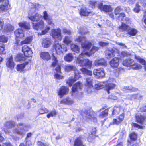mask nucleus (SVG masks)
<instances>
[{"label": "nucleus", "mask_w": 146, "mask_h": 146, "mask_svg": "<svg viewBox=\"0 0 146 146\" xmlns=\"http://www.w3.org/2000/svg\"><path fill=\"white\" fill-rule=\"evenodd\" d=\"M76 40L78 42L81 43V47L83 50L81 54V56L84 55V56H90L99 49L98 47L93 46L90 50L93 42L92 41H88L84 37H79L76 39Z\"/></svg>", "instance_id": "nucleus-1"}, {"label": "nucleus", "mask_w": 146, "mask_h": 146, "mask_svg": "<svg viewBox=\"0 0 146 146\" xmlns=\"http://www.w3.org/2000/svg\"><path fill=\"white\" fill-rule=\"evenodd\" d=\"M90 5L92 7H94L96 5H98V7L101 11L106 12H111L113 9L110 5H103L102 2L98 1H91L90 2Z\"/></svg>", "instance_id": "nucleus-2"}, {"label": "nucleus", "mask_w": 146, "mask_h": 146, "mask_svg": "<svg viewBox=\"0 0 146 146\" xmlns=\"http://www.w3.org/2000/svg\"><path fill=\"white\" fill-rule=\"evenodd\" d=\"M115 86L114 84L110 83L109 80L105 82H100L96 84L95 85V87L96 89L98 90L105 87L108 93L109 94L110 93V90L114 88Z\"/></svg>", "instance_id": "nucleus-3"}, {"label": "nucleus", "mask_w": 146, "mask_h": 146, "mask_svg": "<svg viewBox=\"0 0 146 146\" xmlns=\"http://www.w3.org/2000/svg\"><path fill=\"white\" fill-rule=\"evenodd\" d=\"M81 54L78 56L76 60V62L79 63L81 66H85L87 68L90 69L92 65V62L88 59H83L84 55L80 56Z\"/></svg>", "instance_id": "nucleus-4"}, {"label": "nucleus", "mask_w": 146, "mask_h": 146, "mask_svg": "<svg viewBox=\"0 0 146 146\" xmlns=\"http://www.w3.org/2000/svg\"><path fill=\"white\" fill-rule=\"evenodd\" d=\"M17 128L13 130V133L21 135H23L26 131L28 130L29 127L25 124L20 123L17 125Z\"/></svg>", "instance_id": "nucleus-5"}, {"label": "nucleus", "mask_w": 146, "mask_h": 146, "mask_svg": "<svg viewBox=\"0 0 146 146\" xmlns=\"http://www.w3.org/2000/svg\"><path fill=\"white\" fill-rule=\"evenodd\" d=\"M123 64L127 67L132 66L133 68L136 70L140 69L142 67L139 64L135 63L134 60L130 58L124 60L123 62Z\"/></svg>", "instance_id": "nucleus-6"}, {"label": "nucleus", "mask_w": 146, "mask_h": 146, "mask_svg": "<svg viewBox=\"0 0 146 146\" xmlns=\"http://www.w3.org/2000/svg\"><path fill=\"white\" fill-rule=\"evenodd\" d=\"M50 35L55 40L59 41H61L62 37L61 31L59 28L52 29Z\"/></svg>", "instance_id": "nucleus-7"}, {"label": "nucleus", "mask_w": 146, "mask_h": 146, "mask_svg": "<svg viewBox=\"0 0 146 146\" xmlns=\"http://www.w3.org/2000/svg\"><path fill=\"white\" fill-rule=\"evenodd\" d=\"M3 2L2 5H0V13L7 11L10 7L9 1L8 0H0V3Z\"/></svg>", "instance_id": "nucleus-8"}, {"label": "nucleus", "mask_w": 146, "mask_h": 146, "mask_svg": "<svg viewBox=\"0 0 146 146\" xmlns=\"http://www.w3.org/2000/svg\"><path fill=\"white\" fill-rule=\"evenodd\" d=\"M93 81L91 78H88L86 79L85 85L87 88V91L88 93H91L93 89Z\"/></svg>", "instance_id": "nucleus-9"}, {"label": "nucleus", "mask_w": 146, "mask_h": 146, "mask_svg": "<svg viewBox=\"0 0 146 146\" xmlns=\"http://www.w3.org/2000/svg\"><path fill=\"white\" fill-rule=\"evenodd\" d=\"M54 47L56 53L58 54H60L63 53L64 51H66L67 48L64 45L62 46L60 44L58 43H55Z\"/></svg>", "instance_id": "nucleus-10"}, {"label": "nucleus", "mask_w": 146, "mask_h": 146, "mask_svg": "<svg viewBox=\"0 0 146 146\" xmlns=\"http://www.w3.org/2000/svg\"><path fill=\"white\" fill-rule=\"evenodd\" d=\"M93 73L95 77L98 78H102L105 76V73L103 69H95L93 71Z\"/></svg>", "instance_id": "nucleus-11"}, {"label": "nucleus", "mask_w": 146, "mask_h": 146, "mask_svg": "<svg viewBox=\"0 0 146 146\" xmlns=\"http://www.w3.org/2000/svg\"><path fill=\"white\" fill-rule=\"evenodd\" d=\"M82 84L80 82H78L75 84L72 89V95H74L75 93L77 92L81 89L82 87Z\"/></svg>", "instance_id": "nucleus-12"}, {"label": "nucleus", "mask_w": 146, "mask_h": 146, "mask_svg": "<svg viewBox=\"0 0 146 146\" xmlns=\"http://www.w3.org/2000/svg\"><path fill=\"white\" fill-rule=\"evenodd\" d=\"M22 51L24 53V56L26 57L31 56L33 54L31 49L26 45H24L22 47Z\"/></svg>", "instance_id": "nucleus-13"}, {"label": "nucleus", "mask_w": 146, "mask_h": 146, "mask_svg": "<svg viewBox=\"0 0 146 146\" xmlns=\"http://www.w3.org/2000/svg\"><path fill=\"white\" fill-rule=\"evenodd\" d=\"M15 124V123L14 121H8L5 124L3 128V130L6 133H9L8 129L13 127Z\"/></svg>", "instance_id": "nucleus-14"}, {"label": "nucleus", "mask_w": 146, "mask_h": 146, "mask_svg": "<svg viewBox=\"0 0 146 146\" xmlns=\"http://www.w3.org/2000/svg\"><path fill=\"white\" fill-rule=\"evenodd\" d=\"M69 91L68 88L63 86H62L59 89L58 94L61 98L64 95L67 94Z\"/></svg>", "instance_id": "nucleus-15"}, {"label": "nucleus", "mask_w": 146, "mask_h": 146, "mask_svg": "<svg viewBox=\"0 0 146 146\" xmlns=\"http://www.w3.org/2000/svg\"><path fill=\"white\" fill-rule=\"evenodd\" d=\"M80 77L81 76L79 73H77L75 72V78L73 79L72 77L69 78L67 80L66 83L70 86H71L74 82Z\"/></svg>", "instance_id": "nucleus-16"}, {"label": "nucleus", "mask_w": 146, "mask_h": 146, "mask_svg": "<svg viewBox=\"0 0 146 146\" xmlns=\"http://www.w3.org/2000/svg\"><path fill=\"white\" fill-rule=\"evenodd\" d=\"M28 18L31 21H39L42 17L41 15L38 13H36L35 15H31L30 12L28 16Z\"/></svg>", "instance_id": "nucleus-17"}, {"label": "nucleus", "mask_w": 146, "mask_h": 146, "mask_svg": "<svg viewBox=\"0 0 146 146\" xmlns=\"http://www.w3.org/2000/svg\"><path fill=\"white\" fill-rule=\"evenodd\" d=\"M42 46L44 48H48L52 44L51 39L47 38L43 39L42 42Z\"/></svg>", "instance_id": "nucleus-18"}, {"label": "nucleus", "mask_w": 146, "mask_h": 146, "mask_svg": "<svg viewBox=\"0 0 146 146\" xmlns=\"http://www.w3.org/2000/svg\"><path fill=\"white\" fill-rule=\"evenodd\" d=\"M123 111V108L121 106H115L113 108L112 114L113 115H117L119 113H122Z\"/></svg>", "instance_id": "nucleus-19"}, {"label": "nucleus", "mask_w": 146, "mask_h": 146, "mask_svg": "<svg viewBox=\"0 0 146 146\" xmlns=\"http://www.w3.org/2000/svg\"><path fill=\"white\" fill-rule=\"evenodd\" d=\"M106 57L108 59L111 58L115 56V52L112 49H107L105 51Z\"/></svg>", "instance_id": "nucleus-20"}, {"label": "nucleus", "mask_w": 146, "mask_h": 146, "mask_svg": "<svg viewBox=\"0 0 146 146\" xmlns=\"http://www.w3.org/2000/svg\"><path fill=\"white\" fill-rule=\"evenodd\" d=\"M33 28L34 29L38 30L42 29L44 26V23L43 21H40L38 23H33Z\"/></svg>", "instance_id": "nucleus-21"}, {"label": "nucleus", "mask_w": 146, "mask_h": 146, "mask_svg": "<svg viewBox=\"0 0 146 146\" xmlns=\"http://www.w3.org/2000/svg\"><path fill=\"white\" fill-rule=\"evenodd\" d=\"M119 60L117 58L115 57L110 62V66L113 68H117L119 65Z\"/></svg>", "instance_id": "nucleus-22"}, {"label": "nucleus", "mask_w": 146, "mask_h": 146, "mask_svg": "<svg viewBox=\"0 0 146 146\" xmlns=\"http://www.w3.org/2000/svg\"><path fill=\"white\" fill-rule=\"evenodd\" d=\"M40 57L44 60L48 61L51 58V56L48 52H42L40 54Z\"/></svg>", "instance_id": "nucleus-23"}, {"label": "nucleus", "mask_w": 146, "mask_h": 146, "mask_svg": "<svg viewBox=\"0 0 146 146\" xmlns=\"http://www.w3.org/2000/svg\"><path fill=\"white\" fill-rule=\"evenodd\" d=\"M6 65L7 67L11 69L14 68L15 64L13 61V58L12 56L7 59Z\"/></svg>", "instance_id": "nucleus-24"}, {"label": "nucleus", "mask_w": 146, "mask_h": 146, "mask_svg": "<svg viewBox=\"0 0 146 146\" xmlns=\"http://www.w3.org/2000/svg\"><path fill=\"white\" fill-rule=\"evenodd\" d=\"M95 65L96 66H99L102 65L106 66V62L103 58L100 59L96 60L94 62Z\"/></svg>", "instance_id": "nucleus-25"}, {"label": "nucleus", "mask_w": 146, "mask_h": 146, "mask_svg": "<svg viewBox=\"0 0 146 146\" xmlns=\"http://www.w3.org/2000/svg\"><path fill=\"white\" fill-rule=\"evenodd\" d=\"M52 62L51 66V67H56V68L58 66H60L58 64V60H57V58L54 55V53H52Z\"/></svg>", "instance_id": "nucleus-26"}, {"label": "nucleus", "mask_w": 146, "mask_h": 146, "mask_svg": "<svg viewBox=\"0 0 146 146\" xmlns=\"http://www.w3.org/2000/svg\"><path fill=\"white\" fill-rule=\"evenodd\" d=\"M14 34L17 38H22L24 36L23 31L21 29H17L15 31Z\"/></svg>", "instance_id": "nucleus-27"}, {"label": "nucleus", "mask_w": 146, "mask_h": 146, "mask_svg": "<svg viewBox=\"0 0 146 146\" xmlns=\"http://www.w3.org/2000/svg\"><path fill=\"white\" fill-rule=\"evenodd\" d=\"M16 45L17 46H19L20 45H22L24 44H27L30 43L31 42L32 38L31 36L27 37L26 39L23 41H21L20 44L19 43V42L17 41V40L16 39Z\"/></svg>", "instance_id": "nucleus-28"}, {"label": "nucleus", "mask_w": 146, "mask_h": 146, "mask_svg": "<svg viewBox=\"0 0 146 146\" xmlns=\"http://www.w3.org/2000/svg\"><path fill=\"white\" fill-rule=\"evenodd\" d=\"M55 70L56 72L55 73L54 77L56 79H62L63 78V76L60 74V66H58L55 68Z\"/></svg>", "instance_id": "nucleus-29"}, {"label": "nucleus", "mask_w": 146, "mask_h": 146, "mask_svg": "<svg viewBox=\"0 0 146 146\" xmlns=\"http://www.w3.org/2000/svg\"><path fill=\"white\" fill-rule=\"evenodd\" d=\"M96 114L94 112H91L90 113V111L88 112L87 114H86V117L90 119L94 122H96L97 121V119L96 117Z\"/></svg>", "instance_id": "nucleus-30"}, {"label": "nucleus", "mask_w": 146, "mask_h": 146, "mask_svg": "<svg viewBox=\"0 0 146 146\" xmlns=\"http://www.w3.org/2000/svg\"><path fill=\"white\" fill-rule=\"evenodd\" d=\"M74 101L71 98L67 97L63 99L61 101L60 103L70 105L73 104Z\"/></svg>", "instance_id": "nucleus-31"}, {"label": "nucleus", "mask_w": 146, "mask_h": 146, "mask_svg": "<svg viewBox=\"0 0 146 146\" xmlns=\"http://www.w3.org/2000/svg\"><path fill=\"white\" fill-rule=\"evenodd\" d=\"M38 115L43 114L47 113L48 111V110L45 108L44 106L40 105L38 107Z\"/></svg>", "instance_id": "nucleus-32"}, {"label": "nucleus", "mask_w": 146, "mask_h": 146, "mask_svg": "<svg viewBox=\"0 0 146 146\" xmlns=\"http://www.w3.org/2000/svg\"><path fill=\"white\" fill-rule=\"evenodd\" d=\"M28 61H26L24 63L18 65L17 67V70L19 71L23 72L24 71V68L28 64Z\"/></svg>", "instance_id": "nucleus-33"}, {"label": "nucleus", "mask_w": 146, "mask_h": 146, "mask_svg": "<svg viewBox=\"0 0 146 146\" xmlns=\"http://www.w3.org/2000/svg\"><path fill=\"white\" fill-rule=\"evenodd\" d=\"M19 26L21 28L26 29H30V24L26 22L23 21L20 22L18 24Z\"/></svg>", "instance_id": "nucleus-34"}, {"label": "nucleus", "mask_w": 146, "mask_h": 146, "mask_svg": "<svg viewBox=\"0 0 146 146\" xmlns=\"http://www.w3.org/2000/svg\"><path fill=\"white\" fill-rule=\"evenodd\" d=\"M65 70L66 72H68L71 71H74L76 72V68L75 66L68 64L65 66Z\"/></svg>", "instance_id": "nucleus-35"}, {"label": "nucleus", "mask_w": 146, "mask_h": 146, "mask_svg": "<svg viewBox=\"0 0 146 146\" xmlns=\"http://www.w3.org/2000/svg\"><path fill=\"white\" fill-rule=\"evenodd\" d=\"M29 5L32 9V10L33 9V10H31V11L35 12V9H38L40 7V5L38 3L34 4L32 3H30L29 4Z\"/></svg>", "instance_id": "nucleus-36"}, {"label": "nucleus", "mask_w": 146, "mask_h": 146, "mask_svg": "<svg viewBox=\"0 0 146 146\" xmlns=\"http://www.w3.org/2000/svg\"><path fill=\"white\" fill-rule=\"evenodd\" d=\"M137 32V31L136 29H134L131 28L130 27L129 29H128V30L127 31V33L132 36H134L136 34Z\"/></svg>", "instance_id": "nucleus-37"}, {"label": "nucleus", "mask_w": 146, "mask_h": 146, "mask_svg": "<svg viewBox=\"0 0 146 146\" xmlns=\"http://www.w3.org/2000/svg\"><path fill=\"white\" fill-rule=\"evenodd\" d=\"M15 60L17 62H21V61H28L27 58L24 57L22 55L19 54L15 58Z\"/></svg>", "instance_id": "nucleus-38"}, {"label": "nucleus", "mask_w": 146, "mask_h": 146, "mask_svg": "<svg viewBox=\"0 0 146 146\" xmlns=\"http://www.w3.org/2000/svg\"><path fill=\"white\" fill-rule=\"evenodd\" d=\"M130 27L124 23H122L121 26H119V29L122 31L127 32L128 29H129Z\"/></svg>", "instance_id": "nucleus-39"}, {"label": "nucleus", "mask_w": 146, "mask_h": 146, "mask_svg": "<svg viewBox=\"0 0 146 146\" xmlns=\"http://www.w3.org/2000/svg\"><path fill=\"white\" fill-rule=\"evenodd\" d=\"M90 13V12L87 11L86 8H82L81 9L79 13L81 15L86 16L88 15Z\"/></svg>", "instance_id": "nucleus-40"}, {"label": "nucleus", "mask_w": 146, "mask_h": 146, "mask_svg": "<svg viewBox=\"0 0 146 146\" xmlns=\"http://www.w3.org/2000/svg\"><path fill=\"white\" fill-rule=\"evenodd\" d=\"M71 48L72 51L76 52L77 53L80 52V48L76 44H72L71 45Z\"/></svg>", "instance_id": "nucleus-41"}, {"label": "nucleus", "mask_w": 146, "mask_h": 146, "mask_svg": "<svg viewBox=\"0 0 146 146\" xmlns=\"http://www.w3.org/2000/svg\"><path fill=\"white\" fill-rule=\"evenodd\" d=\"M73 59V57L72 54L69 53L64 57L65 61L68 62L72 61Z\"/></svg>", "instance_id": "nucleus-42"}, {"label": "nucleus", "mask_w": 146, "mask_h": 146, "mask_svg": "<svg viewBox=\"0 0 146 146\" xmlns=\"http://www.w3.org/2000/svg\"><path fill=\"white\" fill-rule=\"evenodd\" d=\"M135 58L138 61H139L140 63L143 65H144V68L145 70H146V63L145 60L141 58L139 56H135Z\"/></svg>", "instance_id": "nucleus-43"}, {"label": "nucleus", "mask_w": 146, "mask_h": 146, "mask_svg": "<svg viewBox=\"0 0 146 146\" xmlns=\"http://www.w3.org/2000/svg\"><path fill=\"white\" fill-rule=\"evenodd\" d=\"M136 119L138 122L142 123L145 120L146 117L144 116L140 115L136 116Z\"/></svg>", "instance_id": "nucleus-44"}, {"label": "nucleus", "mask_w": 146, "mask_h": 146, "mask_svg": "<svg viewBox=\"0 0 146 146\" xmlns=\"http://www.w3.org/2000/svg\"><path fill=\"white\" fill-rule=\"evenodd\" d=\"M57 112L55 110H53L47 115V117L49 119L50 117H55L57 115Z\"/></svg>", "instance_id": "nucleus-45"}, {"label": "nucleus", "mask_w": 146, "mask_h": 146, "mask_svg": "<svg viewBox=\"0 0 146 146\" xmlns=\"http://www.w3.org/2000/svg\"><path fill=\"white\" fill-rule=\"evenodd\" d=\"M100 113L99 115V116L101 117H103L106 116L107 114L108 111L107 110H104L103 109L100 110Z\"/></svg>", "instance_id": "nucleus-46"}, {"label": "nucleus", "mask_w": 146, "mask_h": 146, "mask_svg": "<svg viewBox=\"0 0 146 146\" xmlns=\"http://www.w3.org/2000/svg\"><path fill=\"white\" fill-rule=\"evenodd\" d=\"M80 70L84 74H86L90 76L92 75V72L87 70L86 68H82L80 69Z\"/></svg>", "instance_id": "nucleus-47"}, {"label": "nucleus", "mask_w": 146, "mask_h": 146, "mask_svg": "<svg viewBox=\"0 0 146 146\" xmlns=\"http://www.w3.org/2000/svg\"><path fill=\"white\" fill-rule=\"evenodd\" d=\"M72 41L71 38L68 36H65L63 40V42L67 45L70 43Z\"/></svg>", "instance_id": "nucleus-48"}, {"label": "nucleus", "mask_w": 146, "mask_h": 146, "mask_svg": "<svg viewBox=\"0 0 146 146\" xmlns=\"http://www.w3.org/2000/svg\"><path fill=\"white\" fill-rule=\"evenodd\" d=\"M122 90L124 91L127 92H129L130 91H135V89L131 86L128 87L125 86L123 88Z\"/></svg>", "instance_id": "nucleus-49"}, {"label": "nucleus", "mask_w": 146, "mask_h": 146, "mask_svg": "<svg viewBox=\"0 0 146 146\" xmlns=\"http://www.w3.org/2000/svg\"><path fill=\"white\" fill-rule=\"evenodd\" d=\"M14 28L10 24H7L4 27V30L7 31H10L14 30Z\"/></svg>", "instance_id": "nucleus-50"}, {"label": "nucleus", "mask_w": 146, "mask_h": 146, "mask_svg": "<svg viewBox=\"0 0 146 146\" xmlns=\"http://www.w3.org/2000/svg\"><path fill=\"white\" fill-rule=\"evenodd\" d=\"M137 134L134 132H132L130 134L129 136L130 138V139L131 141L135 140L137 138Z\"/></svg>", "instance_id": "nucleus-51"}, {"label": "nucleus", "mask_w": 146, "mask_h": 146, "mask_svg": "<svg viewBox=\"0 0 146 146\" xmlns=\"http://www.w3.org/2000/svg\"><path fill=\"white\" fill-rule=\"evenodd\" d=\"M74 146H84L80 139H77L74 141Z\"/></svg>", "instance_id": "nucleus-52"}, {"label": "nucleus", "mask_w": 146, "mask_h": 146, "mask_svg": "<svg viewBox=\"0 0 146 146\" xmlns=\"http://www.w3.org/2000/svg\"><path fill=\"white\" fill-rule=\"evenodd\" d=\"M8 40L7 37H6L4 35L0 36V42L3 43L7 42Z\"/></svg>", "instance_id": "nucleus-53"}, {"label": "nucleus", "mask_w": 146, "mask_h": 146, "mask_svg": "<svg viewBox=\"0 0 146 146\" xmlns=\"http://www.w3.org/2000/svg\"><path fill=\"white\" fill-rule=\"evenodd\" d=\"M50 29V27H46L45 29L44 30L42 31L41 33H39L38 35H43L45 34L48 32Z\"/></svg>", "instance_id": "nucleus-54"}, {"label": "nucleus", "mask_w": 146, "mask_h": 146, "mask_svg": "<svg viewBox=\"0 0 146 146\" xmlns=\"http://www.w3.org/2000/svg\"><path fill=\"white\" fill-rule=\"evenodd\" d=\"M48 24L51 25L53 26L54 25V23L52 22V19L51 18H50L46 20Z\"/></svg>", "instance_id": "nucleus-55"}, {"label": "nucleus", "mask_w": 146, "mask_h": 146, "mask_svg": "<svg viewBox=\"0 0 146 146\" xmlns=\"http://www.w3.org/2000/svg\"><path fill=\"white\" fill-rule=\"evenodd\" d=\"M43 18L45 20L48 19L50 17L48 14L47 13L46 11H44L43 12Z\"/></svg>", "instance_id": "nucleus-56"}, {"label": "nucleus", "mask_w": 146, "mask_h": 146, "mask_svg": "<svg viewBox=\"0 0 146 146\" xmlns=\"http://www.w3.org/2000/svg\"><path fill=\"white\" fill-rule=\"evenodd\" d=\"M130 54L127 52L123 51L121 52V56L122 57H124L125 56L127 57L129 56Z\"/></svg>", "instance_id": "nucleus-57"}, {"label": "nucleus", "mask_w": 146, "mask_h": 146, "mask_svg": "<svg viewBox=\"0 0 146 146\" xmlns=\"http://www.w3.org/2000/svg\"><path fill=\"white\" fill-rule=\"evenodd\" d=\"M125 16V14L123 13H121L119 14L118 17V19L124 21V19Z\"/></svg>", "instance_id": "nucleus-58"}, {"label": "nucleus", "mask_w": 146, "mask_h": 146, "mask_svg": "<svg viewBox=\"0 0 146 146\" xmlns=\"http://www.w3.org/2000/svg\"><path fill=\"white\" fill-rule=\"evenodd\" d=\"M122 10L120 6H118L116 7L115 10V15H117Z\"/></svg>", "instance_id": "nucleus-59"}, {"label": "nucleus", "mask_w": 146, "mask_h": 146, "mask_svg": "<svg viewBox=\"0 0 146 146\" xmlns=\"http://www.w3.org/2000/svg\"><path fill=\"white\" fill-rule=\"evenodd\" d=\"M140 6L138 4H137L136 7L134 9V11L136 13H138L140 11Z\"/></svg>", "instance_id": "nucleus-60"}, {"label": "nucleus", "mask_w": 146, "mask_h": 146, "mask_svg": "<svg viewBox=\"0 0 146 146\" xmlns=\"http://www.w3.org/2000/svg\"><path fill=\"white\" fill-rule=\"evenodd\" d=\"M141 4L142 6L145 7L146 6V1L144 0L140 1L138 2V4Z\"/></svg>", "instance_id": "nucleus-61"}, {"label": "nucleus", "mask_w": 146, "mask_h": 146, "mask_svg": "<svg viewBox=\"0 0 146 146\" xmlns=\"http://www.w3.org/2000/svg\"><path fill=\"white\" fill-rule=\"evenodd\" d=\"M120 123L118 119V118L113 119V121L111 123V124H118Z\"/></svg>", "instance_id": "nucleus-62"}, {"label": "nucleus", "mask_w": 146, "mask_h": 146, "mask_svg": "<svg viewBox=\"0 0 146 146\" xmlns=\"http://www.w3.org/2000/svg\"><path fill=\"white\" fill-rule=\"evenodd\" d=\"M4 46H0V54H5Z\"/></svg>", "instance_id": "nucleus-63"}, {"label": "nucleus", "mask_w": 146, "mask_h": 146, "mask_svg": "<svg viewBox=\"0 0 146 146\" xmlns=\"http://www.w3.org/2000/svg\"><path fill=\"white\" fill-rule=\"evenodd\" d=\"M109 43L107 42H99V44L100 46L102 47L106 46H108Z\"/></svg>", "instance_id": "nucleus-64"}]
</instances>
